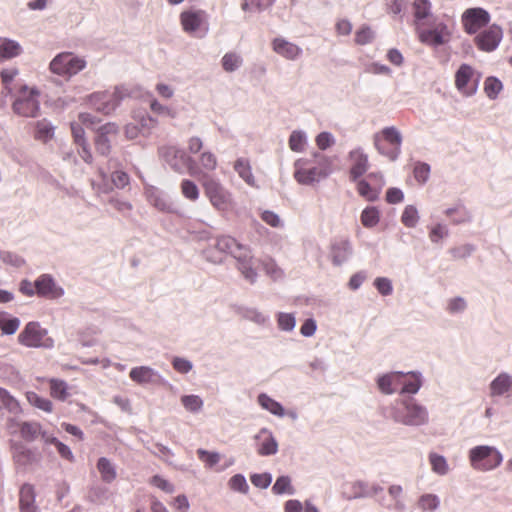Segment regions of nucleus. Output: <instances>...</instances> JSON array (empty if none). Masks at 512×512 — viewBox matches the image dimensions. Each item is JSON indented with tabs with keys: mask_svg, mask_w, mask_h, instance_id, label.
Masks as SVG:
<instances>
[{
	"mask_svg": "<svg viewBox=\"0 0 512 512\" xmlns=\"http://www.w3.org/2000/svg\"><path fill=\"white\" fill-rule=\"evenodd\" d=\"M205 259L213 264L223 262L224 254L231 255L237 261V268L251 284L256 282L257 272L254 268L253 254L248 246L239 243L235 238L222 235L214 244L206 247L203 252Z\"/></svg>",
	"mask_w": 512,
	"mask_h": 512,
	"instance_id": "nucleus-1",
	"label": "nucleus"
},
{
	"mask_svg": "<svg viewBox=\"0 0 512 512\" xmlns=\"http://www.w3.org/2000/svg\"><path fill=\"white\" fill-rule=\"evenodd\" d=\"M388 416L394 422L406 426L419 427L429 422L427 408L412 397L396 401L395 404L390 407Z\"/></svg>",
	"mask_w": 512,
	"mask_h": 512,
	"instance_id": "nucleus-2",
	"label": "nucleus"
},
{
	"mask_svg": "<svg viewBox=\"0 0 512 512\" xmlns=\"http://www.w3.org/2000/svg\"><path fill=\"white\" fill-rule=\"evenodd\" d=\"M200 183L204 189L205 196L211 205L219 211H228L232 208L234 201L231 192L224 187L220 180L209 174H203Z\"/></svg>",
	"mask_w": 512,
	"mask_h": 512,
	"instance_id": "nucleus-3",
	"label": "nucleus"
},
{
	"mask_svg": "<svg viewBox=\"0 0 512 512\" xmlns=\"http://www.w3.org/2000/svg\"><path fill=\"white\" fill-rule=\"evenodd\" d=\"M469 461L475 470L485 472L500 466L503 461V456L501 452L493 446L479 445L470 449Z\"/></svg>",
	"mask_w": 512,
	"mask_h": 512,
	"instance_id": "nucleus-4",
	"label": "nucleus"
},
{
	"mask_svg": "<svg viewBox=\"0 0 512 512\" xmlns=\"http://www.w3.org/2000/svg\"><path fill=\"white\" fill-rule=\"evenodd\" d=\"M402 135L400 131L394 127H385L381 131V138L379 134L374 136V145L377 151L389 158L391 161H395L401 153Z\"/></svg>",
	"mask_w": 512,
	"mask_h": 512,
	"instance_id": "nucleus-5",
	"label": "nucleus"
},
{
	"mask_svg": "<svg viewBox=\"0 0 512 512\" xmlns=\"http://www.w3.org/2000/svg\"><path fill=\"white\" fill-rule=\"evenodd\" d=\"M18 342L29 348L51 349L54 347V340L48 336V331L42 328L39 322L31 321L18 335Z\"/></svg>",
	"mask_w": 512,
	"mask_h": 512,
	"instance_id": "nucleus-6",
	"label": "nucleus"
},
{
	"mask_svg": "<svg viewBox=\"0 0 512 512\" xmlns=\"http://www.w3.org/2000/svg\"><path fill=\"white\" fill-rule=\"evenodd\" d=\"M129 95L128 90L123 87H116L113 92H95L88 97L89 104L98 112L109 115Z\"/></svg>",
	"mask_w": 512,
	"mask_h": 512,
	"instance_id": "nucleus-7",
	"label": "nucleus"
},
{
	"mask_svg": "<svg viewBox=\"0 0 512 512\" xmlns=\"http://www.w3.org/2000/svg\"><path fill=\"white\" fill-rule=\"evenodd\" d=\"M38 96L39 91L35 88L29 89L26 85L21 86L19 95L12 104L13 112L22 117H37L40 111Z\"/></svg>",
	"mask_w": 512,
	"mask_h": 512,
	"instance_id": "nucleus-8",
	"label": "nucleus"
},
{
	"mask_svg": "<svg viewBox=\"0 0 512 512\" xmlns=\"http://www.w3.org/2000/svg\"><path fill=\"white\" fill-rule=\"evenodd\" d=\"M86 67V61L71 52H62L50 62V71L59 76L71 77Z\"/></svg>",
	"mask_w": 512,
	"mask_h": 512,
	"instance_id": "nucleus-9",
	"label": "nucleus"
},
{
	"mask_svg": "<svg viewBox=\"0 0 512 512\" xmlns=\"http://www.w3.org/2000/svg\"><path fill=\"white\" fill-rule=\"evenodd\" d=\"M490 14L483 8L475 7L464 11L461 16L463 28L467 34H475L490 22Z\"/></svg>",
	"mask_w": 512,
	"mask_h": 512,
	"instance_id": "nucleus-10",
	"label": "nucleus"
},
{
	"mask_svg": "<svg viewBox=\"0 0 512 512\" xmlns=\"http://www.w3.org/2000/svg\"><path fill=\"white\" fill-rule=\"evenodd\" d=\"M294 167V178L299 184L312 185L325 178V173H321L316 165H311L308 159H298Z\"/></svg>",
	"mask_w": 512,
	"mask_h": 512,
	"instance_id": "nucleus-11",
	"label": "nucleus"
},
{
	"mask_svg": "<svg viewBox=\"0 0 512 512\" xmlns=\"http://www.w3.org/2000/svg\"><path fill=\"white\" fill-rule=\"evenodd\" d=\"M502 38V28L497 24H492L486 30L480 32L474 41L480 50L492 52L499 46Z\"/></svg>",
	"mask_w": 512,
	"mask_h": 512,
	"instance_id": "nucleus-12",
	"label": "nucleus"
},
{
	"mask_svg": "<svg viewBox=\"0 0 512 512\" xmlns=\"http://www.w3.org/2000/svg\"><path fill=\"white\" fill-rule=\"evenodd\" d=\"M159 154L176 172H181L182 169L191 162V158L176 146H163L159 149Z\"/></svg>",
	"mask_w": 512,
	"mask_h": 512,
	"instance_id": "nucleus-13",
	"label": "nucleus"
},
{
	"mask_svg": "<svg viewBox=\"0 0 512 512\" xmlns=\"http://www.w3.org/2000/svg\"><path fill=\"white\" fill-rule=\"evenodd\" d=\"M474 75V69L468 64H462L455 73V86L465 96H472L476 93L478 79L470 84Z\"/></svg>",
	"mask_w": 512,
	"mask_h": 512,
	"instance_id": "nucleus-14",
	"label": "nucleus"
},
{
	"mask_svg": "<svg viewBox=\"0 0 512 512\" xmlns=\"http://www.w3.org/2000/svg\"><path fill=\"white\" fill-rule=\"evenodd\" d=\"M35 289L39 296L49 299H58L64 295V289L49 274H42L36 279Z\"/></svg>",
	"mask_w": 512,
	"mask_h": 512,
	"instance_id": "nucleus-15",
	"label": "nucleus"
},
{
	"mask_svg": "<svg viewBox=\"0 0 512 512\" xmlns=\"http://www.w3.org/2000/svg\"><path fill=\"white\" fill-rule=\"evenodd\" d=\"M129 377L139 385L161 384L163 378L158 371L149 366L134 367L130 370Z\"/></svg>",
	"mask_w": 512,
	"mask_h": 512,
	"instance_id": "nucleus-16",
	"label": "nucleus"
},
{
	"mask_svg": "<svg viewBox=\"0 0 512 512\" xmlns=\"http://www.w3.org/2000/svg\"><path fill=\"white\" fill-rule=\"evenodd\" d=\"M353 249L348 239H338L331 243L330 258L335 266H341L352 255Z\"/></svg>",
	"mask_w": 512,
	"mask_h": 512,
	"instance_id": "nucleus-17",
	"label": "nucleus"
},
{
	"mask_svg": "<svg viewBox=\"0 0 512 512\" xmlns=\"http://www.w3.org/2000/svg\"><path fill=\"white\" fill-rule=\"evenodd\" d=\"M349 157L352 161V166L350 168V178L352 181H357L367 172L369 168L368 156L362 151L361 148H357L349 153Z\"/></svg>",
	"mask_w": 512,
	"mask_h": 512,
	"instance_id": "nucleus-18",
	"label": "nucleus"
},
{
	"mask_svg": "<svg viewBox=\"0 0 512 512\" xmlns=\"http://www.w3.org/2000/svg\"><path fill=\"white\" fill-rule=\"evenodd\" d=\"M272 48L275 53L287 60H296L302 54V49L298 45L281 37L275 38L273 40Z\"/></svg>",
	"mask_w": 512,
	"mask_h": 512,
	"instance_id": "nucleus-19",
	"label": "nucleus"
},
{
	"mask_svg": "<svg viewBox=\"0 0 512 512\" xmlns=\"http://www.w3.org/2000/svg\"><path fill=\"white\" fill-rule=\"evenodd\" d=\"M256 440L262 439L257 452L261 456L274 455L278 451V443L273 436L272 432L267 428H262L258 434L255 435Z\"/></svg>",
	"mask_w": 512,
	"mask_h": 512,
	"instance_id": "nucleus-20",
	"label": "nucleus"
},
{
	"mask_svg": "<svg viewBox=\"0 0 512 512\" xmlns=\"http://www.w3.org/2000/svg\"><path fill=\"white\" fill-rule=\"evenodd\" d=\"M180 21L185 32H196L205 21V12L201 10L183 11L180 14Z\"/></svg>",
	"mask_w": 512,
	"mask_h": 512,
	"instance_id": "nucleus-21",
	"label": "nucleus"
},
{
	"mask_svg": "<svg viewBox=\"0 0 512 512\" xmlns=\"http://www.w3.org/2000/svg\"><path fill=\"white\" fill-rule=\"evenodd\" d=\"M35 490L30 484H24L20 489L19 504L21 512H39L35 506Z\"/></svg>",
	"mask_w": 512,
	"mask_h": 512,
	"instance_id": "nucleus-22",
	"label": "nucleus"
},
{
	"mask_svg": "<svg viewBox=\"0 0 512 512\" xmlns=\"http://www.w3.org/2000/svg\"><path fill=\"white\" fill-rule=\"evenodd\" d=\"M414 17L417 23V28L430 25L431 2L429 0H415L413 2Z\"/></svg>",
	"mask_w": 512,
	"mask_h": 512,
	"instance_id": "nucleus-23",
	"label": "nucleus"
},
{
	"mask_svg": "<svg viewBox=\"0 0 512 512\" xmlns=\"http://www.w3.org/2000/svg\"><path fill=\"white\" fill-rule=\"evenodd\" d=\"M512 392V376L508 373H500L490 383V393L492 396H502Z\"/></svg>",
	"mask_w": 512,
	"mask_h": 512,
	"instance_id": "nucleus-24",
	"label": "nucleus"
},
{
	"mask_svg": "<svg viewBox=\"0 0 512 512\" xmlns=\"http://www.w3.org/2000/svg\"><path fill=\"white\" fill-rule=\"evenodd\" d=\"M13 458L20 466H27L38 461L36 453L23 444L13 446Z\"/></svg>",
	"mask_w": 512,
	"mask_h": 512,
	"instance_id": "nucleus-25",
	"label": "nucleus"
},
{
	"mask_svg": "<svg viewBox=\"0 0 512 512\" xmlns=\"http://www.w3.org/2000/svg\"><path fill=\"white\" fill-rule=\"evenodd\" d=\"M385 182L379 183L378 186H371L367 180H359L357 183L358 193L367 201L374 202L378 200Z\"/></svg>",
	"mask_w": 512,
	"mask_h": 512,
	"instance_id": "nucleus-26",
	"label": "nucleus"
},
{
	"mask_svg": "<svg viewBox=\"0 0 512 512\" xmlns=\"http://www.w3.org/2000/svg\"><path fill=\"white\" fill-rule=\"evenodd\" d=\"M388 494L394 500L393 505L385 506L388 510L395 512H405L407 509L406 503L403 498V487L398 484H393L388 487Z\"/></svg>",
	"mask_w": 512,
	"mask_h": 512,
	"instance_id": "nucleus-27",
	"label": "nucleus"
},
{
	"mask_svg": "<svg viewBox=\"0 0 512 512\" xmlns=\"http://www.w3.org/2000/svg\"><path fill=\"white\" fill-rule=\"evenodd\" d=\"M402 372H392L382 375L378 378L377 384L380 391L384 394H393L396 392V388L393 387L396 380H401L404 377Z\"/></svg>",
	"mask_w": 512,
	"mask_h": 512,
	"instance_id": "nucleus-28",
	"label": "nucleus"
},
{
	"mask_svg": "<svg viewBox=\"0 0 512 512\" xmlns=\"http://www.w3.org/2000/svg\"><path fill=\"white\" fill-rule=\"evenodd\" d=\"M42 426L36 421H24L21 424L20 436L27 442L35 441L42 434Z\"/></svg>",
	"mask_w": 512,
	"mask_h": 512,
	"instance_id": "nucleus-29",
	"label": "nucleus"
},
{
	"mask_svg": "<svg viewBox=\"0 0 512 512\" xmlns=\"http://www.w3.org/2000/svg\"><path fill=\"white\" fill-rule=\"evenodd\" d=\"M416 505L422 512H434L440 506V499L435 494L426 493L418 498Z\"/></svg>",
	"mask_w": 512,
	"mask_h": 512,
	"instance_id": "nucleus-30",
	"label": "nucleus"
},
{
	"mask_svg": "<svg viewBox=\"0 0 512 512\" xmlns=\"http://www.w3.org/2000/svg\"><path fill=\"white\" fill-rule=\"evenodd\" d=\"M0 409H6L13 415H17L21 412L19 402L3 388H0Z\"/></svg>",
	"mask_w": 512,
	"mask_h": 512,
	"instance_id": "nucleus-31",
	"label": "nucleus"
},
{
	"mask_svg": "<svg viewBox=\"0 0 512 512\" xmlns=\"http://www.w3.org/2000/svg\"><path fill=\"white\" fill-rule=\"evenodd\" d=\"M417 30L419 39L424 44L431 46H440L446 43L445 39H443V37L432 28L421 29V27H418Z\"/></svg>",
	"mask_w": 512,
	"mask_h": 512,
	"instance_id": "nucleus-32",
	"label": "nucleus"
},
{
	"mask_svg": "<svg viewBox=\"0 0 512 512\" xmlns=\"http://www.w3.org/2000/svg\"><path fill=\"white\" fill-rule=\"evenodd\" d=\"M234 169L248 185L254 186L255 179L248 160L239 158L234 164Z\"/></svg>",
	"mask_w": 512,
	"mask_h": 512,
	"instance_id": "nucleus-33",
	"label": "nucleus"
},
{
	"mask_svg": "<svg viewBox=\"0 0 512 512\" xmlns=\"http://www.w3.org/2000/svg\"><path fill=\"white\" fill-rule=\"evenodd\" d=\"M258 403L263 409L268 410L276 416L283 417L285 414L283 406L264 393L258 396Z\"/></svg>",
	"mask_w": 512,
	"mask_h": 512,
	"instance_id": "nucleus-34",
	"label": "nucleus"
},
{
	"mask_svg": "<svg viewBox=\"0 0 512 512\" xmlns=\"http://www.w3.org/2000/svg\"><path fill=\"white\" fill-rule=\"evenodd\" d=\"M343 496L347 500H353L364 497H371V493L368 490V485L362 481H356L351 484L349 492H343Z\"/></svg>",
	"mask_w": 512,
	"mask_h": 512,
	"instance_id": "nucleus-35",
	"label": "nucleus"
},
{
	"mask_svg": "<svg viewBox=\"0 0 512 512\" xmlns=\"http://www.w3.org/2000/svg\"><path fill=\"white\" fill-rule=\"evenodd\" d=\"M360 220L365 228H373L380 221V211L374 206L366 207L360 215Z\"/></svg>",
	"mask_w": 512,
	"mask_h": 512,
	"instance_id": "nucleus-36",
	"label": "nucleus"
},
{
	"mask_svg": "<svg viewBox=\"0 0 512 512\" xmlns=\"http://www.w3.org/2000/svg\"><path fill=\"white\" fill-rule=\"evenodd\" d=\"M429 462L431 465V469L434 473L444 476L448 474L449 472V465L446 460V458L442 455H439L437 453H430L429 454Z\"/></svg>",
	"mask_w": 512,
	"mask_h": 512,
	"instance_id": "nucleus-37",
	"label": "nucleus"
},
{
	"mask_svg": "<svg viewBox=\"0 0 512 512\" xmlns=\"http://www.w3.org/2000/svg\"><path fill=\"white\" fill-rule=\"evenodd\" d=\"M22 51L20 44L14 40L5 39L0 45V57L11 59L18 56Z\"/></svg>",
	"mask_w": 512,
	"mask_h": 512,
	"instance_id": "nucleus-38",
	"label": "nucleus"
},
{
	"mask_svg": "<svg viewBox=\"0 0 512 512\" xmlns=\"http://www.w3.org/2000/svg\"><path fill=\"white\" fill-rule=\"evenodd\" d=\"M97 468L104 482L111 483L116 478V471L113 464L105 457L98 460Z\"/></svg>",
	"mask_w": 512,
	"mask_h": 512,
	"instance_id": "nucleus-39",
	"label": "nucleus"
},
{
	"mask_svg": "<svg viewBox=\"0 0 512 512\" xmlns=\"http://www.w3.org/2000/svg\"><path fill=\"white\" fill-rule=\"evenodd\" d=\"M411 376V379L404 380L403 387L400 390V393H410L416 394L422 383H421V374L415 372H408L407 376Z\"/></svg>",
	"mask_w": 512,
	"mask_h": 512,
	"instance_id": "nucleus-40",
	"label": "nucleus"
},
{
	"mask_svg": "<svg viewBox=\"0 0 512 512\" xmlns=\"http://www.w3.org/2000/svg\"><path fill=\"white\" fill-rule=\"evenodd\" d=\"M50 393L51 396L64 401L69 396L67 391V384L63 380L51 379L50 380Z\"/></svg>",
	"mask_w": 512,
	"mask_h": 512,
	"instance_id": "nucleus-41",
	"label": "nucleus"
},
{
	"mask_svg": "<svg viewBox=\"0 0 512 512\" xmlns=\"http://www.w3.org/2000/svg\"><path fill=\"white\" fill-rule=\"evenodd\" d=\"M272 491L276 495L281 494H294V488L291 485V479L289 476H280L276 479L272 487Z\"/></svg>",
	"mask_w": 512,
	"mask_h": 512,
	"instance_id": "nucleus-42",
	"label": "nucleus"
},
{
	"mask_svg": "<svg viewBox=\"0 0 512 512\" xmlns=\"http://www.w3.org/2000/svg\"><path fill=\"white\" fill-rule=\"evenodd\" d=\"M181 192H182V195L192 201V202H195L199 199V189H198V186L191 180L189 179H184L182 180L181 182Z\"/></svg>",
	"mask_w": 512,
	"mask_h": 512,
	"instance_id": "nucleus-43",
	"label": "nucleus"
},
{
	"mask_svg": "<svg viewBox=\"0 0 512 512\" xmlns=\"http://www.w3.org/2000/svg\"><path fill=\"white\" fill-rule=\"evenodd\" d=\"M502 89V82L498 78L492 76L486 78L484 90L488 98L496 99Z\"/></svg>",
	"mask_w": 512,
	"mask_h": 512,
	"instance_id": "nucleus-44",
	"label": "nucleus"
},
{
	"mask_svg": "<svg viewBox=\"0 0 512 512\" xmlns=\"http://www.w3.org/2000/svg\"><path fill=\"white\" fill-rule=\"evenodd\" d=\"M27 400L32 406H35L40 410H43L45 412H52V402L47 398L39 396L35 392H28Z\"/></svg>",
	"mask_w": 512,
	"mask_h": 512,
	"instance_id": "nucleus-45",
	"label": "nucleus"
},
{
	"mask_svg": "<svg viewBox=\"0 0 512 512\" xmlns=\"http://www.w3.org/2000/svg\"><path fill=\"white\" fill-rule=\"evenodd\" d=\"M242 58L236 53H226L222 58V66L226 72H234L242 65Z\"/></svg>",
	"mask_w": 512,
	"mask_h": 512,
	"instance_id": "nucleus-46",
	"label": "nucleus"
},
{
	"mask_svg": "<svg viewBox=\"0 0 512 512\" xmlns=\"http://www.w3.org/2000/svg\"><path fill=\"white\" fill-rule=\"evenodd\" d=\"M184 408L192 413L199 412L203 407V400L198 395H184L181 397Z\"/></svg>",
	"mask_w": 512,
	"mask_h": 512,
	"instance_id": "nucleus-47",
	"label": "nucleus"
},
{
	"mask_svg": "<svg viewBox=\"0 0 512 512\" xmlns=\"http://www.w3.org/2000/svg\"><path fill=\"white\" fill-rule=\"evenodd\" d=\"M54 135V127L45 119L40 120L36 124V137L40 140L47 141Z\"/></svg>",
	"mask_w": 512,
	"mask_h": 512,
	"instance_id": "nucleus-48",
	"label": "nucleus"
},
{
	"mask_svg": "<svg viewBox=\"0 0 512 512\" xmlns=\"http://www.w3.org/2000/svg\"><path fill=\"white\" fill-rule=\"evenodd\" d=\"M418 220L419 216L416 207L412 205L406 206L401 216L402 223L406 227L413 228L417 225Z\"/></svg>",
	"mask_w": 512,
	"mask_h": 512,
	"instance_id": "nucleus-49",
	"label": "nucleus"
},
{
	"mask_svg": "<svg viewBox=\"0 0 512 512\" xmlns=\"http://www.w3.org/2000/svg\"><path fill=\"white\" fill-rule=\"evenodd\" d=\"M306 135L302 131H293L289 137V147L294 152L303 151L306 145Z\"/></svg>",
	"mask_w": 512,
	"mask_h": 512,
	"instance_id": "nucleus-50",
	"label": "nucleus"
},
{
	"mask_svg": "<svg viewBox=\"0 0 512 512\" xmlns=\"http://www.w3.org/2000/svg\"><path fill=\"white\" fill-rule=\"evenodd\" d=\"M20 325V320L16 317H0V329L3 334H14Z\"/></svg>",
	"mask_w": 512,
	"mask_h": 512,
	"instance_id": "nucleus-51",
	"label": "nucleus"
},
{
	"mask_svg": "<svg viewBox=\"0 0 512 512\" xmlns=\"http://www.w3.org/2000/svg\"><path fill=\"white\" fill-rule=\"evenodd\" d=\"M277 323L279 329L290 332L295 328L296 319L291 313L280 312L277 317Z\"/></svg>",
	"mask_w": 512,
	"mask_h": 512,
	"instance_id": "nucleus-52",
	"label": "nucleus"
},
{
	"mask_svg": "<svg viewBox=\"0 0 512 512\" xmlns=\"http://www.w3.org/2000/svg\"><path fill=\"white\" fill-rule=\"evenodd\" d=\"M231 490L246 494L249 490V485L246 478L242 474H235L228 482Z\"/></svg>",
	"mask_w": 512,
	"mask_h": 512,
	"instance_id": "nucleus-53",
	"label": "nucleus"
},
{
	"mask_svg": "<svg viewBox=\"0 0 512 512\" xmlns=\"http://www.w3.org/2000/svg\"><path fill=\"white\" fill-rule=\"evenodd\" d=\"M136 124L139 126L141 130V135L147 137L151 134V131L157 126L158 121L155 118L146 115L141 117L139 122Z\"/></svg>",
	"mask_w": 512,
	"mask_h": 512,
	"instance_id": "nucleus-54",
	"label": "nucleus"
},
{
	"mask_svg": "<svg viewBox=\"0 0 512 512\" xmlns=\"http://www.w3.org/2000/svg\"><path fill=\"white\" fill-rule=\"evenodd\" d=\"M197 455L200 460H202L205 465L209 468H212L220 461V455L217 452H209L205 449L199 448L197 450Z\"/></svg>",
	"mask_w": 512,
	"mask_h": 512,
	"instance_id": "nucleus-55",
	"label": "nucleus"
},
{
	"mask_svg": "<svg viewBox=\"0 0 512 512\" xmlns=\"http://www.w3.org/2000/svg\"><path fill=\"white\" fill-rule=\"evenodd\" d=\"M415 179L420 183L424 184L427 182L430 176V166L424 162H418L413 170Z\"/></svg>",
	"mask_w": 512,
	"mask_h": 512,
	"instance_id": "nucleus-56",
	"label": "nucleus"
},
{
	"mask_svg": "<svg viewBox=\"0 0 512 512\" xmlns=\"http://www.w3.org/2000/svg\"><path fill=\"white\" fill-rule=\"evenodd\" d=\"M95 149L98 154L108 156L111 152V141L109 137L96 134L94 139Z\"/></svg>",
	"mask_w": 512,
	"mask_h": 512,
	"instance_id": "nucleus-57",
	"label": "nucleus"
},
{
	"mask_svg": "<svg viewBox=\"0 0 512 512\" xmlns=\"http://www.w3.org/2000/svg\"><path fill=\"white\" fill-rule=\"evenodd\" d=\"M475 251V246L472 244H464L450 249V254L454 259H465Z\"/></svg>",
	"mask_w": 512,
	"mask_h": 512,
	"instance_id": "nucleus-58",
	"label": "nucleus"
},
{
	"mask_svg": "<svg viewBox=\"0 0 512 512\" xmlns=\"http://www.w3.org/2000/svg\"><path fill=\"white\" fill-rule=\"evenodd\" d=\"M315 160L316 167L321 173H325V178L328 177L332 172V159L322 154H315Z\"/></svg>",
	"mask_w": 512,
	"mask_h": 512,
	"instance_id": "nucleus-59",
	"label": "nucleus"
},
{
	"mask_svg": "<svg viewBox=\"0 0 512 512\" xmlns=\"http://www.w3.org/2000/svg\"><path fill=\"white\" fill-rule=\"evenodd\" d=\"M263 269L273 280H278L283 276V271L272 259L263 262Z\"/></svg>",
	"mask_w": 512,
	"mask_h": 512,
	"instance_id": "nucleus-60",
	"label": "nucleus"
},
{
	"mask_svg": "<svg viewBox=\"0 0 512 512\" xmlns=\"http://www.w3.org/2000/svg\"><path fill=\"white\" fill-rule=\"evenodd\" d=\"M374 38V33L370 27L364 26L355 34V42L359 45L370 43Z\"/></svg>",
	"mask_w": 512,
	"mask_h": 512,
	"instance_id": "nucleus-61",
	"label": "nucleus"
},
{
	"mask_svg": "<svg viewBox=\"0 0 512 512\" xmlns=\"http://www.w3.org/2000/svg\"><path fill=\"white\" fill-rule=\"evenodd\" d=\"M374 285L378 292L383 296H388L393 292L392 282L390 279L386 277L376 278L374 281Z\"/></svg>",
	"mask_w": 512,
	"mask_h": 512,
	"instance_id": "nucleus-62",
	"label": "nucleus"
},
{
	"mask_svg": "<svg viewBox=\"0 0 512 512\" xmlns=\"http://www.w3.org/2000/svg\"><path fill=\"white\" fill-rule=\"evenodd\" d=\"M250 479L254 486L261 489L268 488L272 482V476L270 473L253 474Z\"/></svg>",
	"mask_w": 512,
	"mask_h": 512,
	"instance_id": "nucleus-63",
	"label": "nucleus"
},
{
	"mask_svg": "<svg viewBox=\"0 0 512 512\" xmlns=\"http://www.w3.org/2000/svg\"><path fill=\"white\" fill-rule=\"evenodd\" d=\"M172 365L177 372L182 374H187L193 368V364L191 361L181 357H174Z\"/></svg>",
	"mask_w": 512,
	"mask_h": 512,
	"instance_id": "nucleus-64",
	"label": "nucleus"
}]
</instances>
